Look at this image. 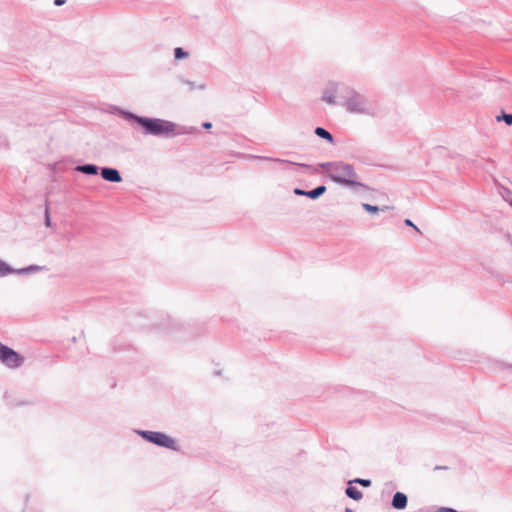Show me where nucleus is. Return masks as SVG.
I'll list each match as a JSON object with an SVG mask.
<instances>
[{
	"label": "nucleus",
	"instance_id": "f257e3e1",
	"mask_svg": "<svg viewBox=\"0 0 512 512\" xmlns=\"http://www.w3.org/2000/svg\"><path fill=\"white\" fill-rule=\"evenodd\" d=\"M327 177L335 184L353 192H367L369 187L360 181L352 164L344 161L319 163Z\"/></svg>",
	"mask_w": 512,
	"mask_h": 512
},
{
	"label": "nucleus",
	"instance_id": "f03ea898",
	"mask_svg": "<svg viewBox=\"0 0 512 512\" xmlns=\"http://www.w3.org/2000/svg\"><path fill=\"white\" fill-rule=\"evenodd\" d=\"M113 110L117 115L125 120L131 123H136L142 128L143 134L145 135H152L156 137H171L176 135V124L172 121L161 118L140 116L117 106H115Z\"/></svg>",
	"mask_w": 512,
	"mask_h": 512
},
{
	"label": "nucleus",
	"instance_id": "7ed1b4c3",
	"mask_svg": "<svg viewBox=\"0 0 512 512\" xmlns=\"http://www.w3.org/2000/svg\"><path fill=\"white\" fill-rule=\"evenodd\" d=\"M345 95H341L343 100L340 104L346 111L352 114H362L371 117H377L381 114V107L375 100L367 98L350 87H342Z\"/></svg>",
	"mask_w": 512,
	"mask_h": 512
},
{
	"label": "nucleus",
	"instance_id": "20e7f679",
	"mask_svg": "<svg viewBox=\"0 0 512 512\" xmlns=\"http://www.w3.org/2000/svg\"><path fill=\"white\" fill-rule=\"evenodd\" d=\"M143 440L152 443L158 447L167 448L173 451H178L179 446L177 442L164 432L149 431V430H135Z\"/></svg>",
	"mask_w": 512,
	"mask_h": 512
},
{
	"label": "nucleus",
	"instance_id": "39448f33",
	"mask_svg": "<svg viewBox=\"0 0 512 512\" xmlns=\"http://www.w3.org/2000/svg\"><path fill=\"white\" fill-rule=\"evenodd\" d=\"M0 361L10 369L19 368L24 358L17 351L0 342Z\"/></svg>",
	"mask_w": 512,
	"mask_h": 512
},
{
	"label": "nucleus",
	"instance_id": "423d86ee",
	"mask_svg": "<svg viewBox=\"0 0 512 512\" xmlns=\"http://www.w3.org/2000/svg\"><path fill=\"white\" fill-rule=\"evenodd\" d=\"M342 87H346L344 84L335 82H329L325 90L323 91L322 100L330 105H336V97L341 99V95H345Z\"/></svg>",
	"mask_w": 512,
	"mask_h": 512
},
{
	"label": "nucleus",
	"instance_id": "0eeeda50",
	"mask_svg": "<svg viewBox=\"0 0 512 512\" xmlns=\"http://www.w3.org/2000/svg\"><path fill=\"white\" fill-rule=\"evenodd\" d=\"M250 158L258 159V160H268V161L282 163V164H288V165H296V166H300L302 168L309 170V172L312 174L318 173L317 167H314L312 165L305 164V163H296V162H292V161L285 160V159L271 158V157H267V156H257V155H251Z\"/></svg>",
	"mask_w": 512,
	"mask_h": 512
},
{
	"label": "nucleus",
	"instance_id": "6e6552de",
	"mask_svg": "<svg viewBox=\"0 0 512 512\" xmlns=\"http://www.w3.org/2000/svg\"><path fill=\"white\" fill-rule=\"evenodd\" d=\"M327 188L325 185H319L312 190H303L301 188H294L293 193L297 196H305L310 199H318L326 192Z\"/></svg>",
	"mask_w": 512,
	"mask_h": 512
},
{
	"label": "nucleus",
	"instance_id": "1a4fd4ad",
	"mask_svg": "<svg viewBox=\"0 0 512 512\" xmlns=\"http://www.w3.org/2000/svg\"><path fill=\"white\" fill-rule=\"evenodd\" d=\"M101 177L111 183H120L123 180L119 170L112 167L101 168Z\"/></svg>",
	"mask_w": 512,
	"mask_h": 512
},
{
	"label": "nucleus",
	"instance_id": "9d476101",
	"mask_svg": "<svg viewBox=\"0 0 512 512\" xmlns=\"http://www.w3.org/2000/svg\"><path fill=\"white\" fill-rule=\"evenodd\" d=\"M408 497L403 492H396L393 495L391 506L396 510H403L407 507Z\"/></svg>",
	"mask_w": 512,
	"mask_h": 512
},
{
	"label": "nucleus",
	"instance_id": "9b49d317",
	"mask_svg": "<svg viewBox=\"0 0 512 512\" xmlns=\"http://www.w3.org/2000/svg\"><path fill=\"white\" fill-rule=\"evenodd\" d=\"M75 170L77 172H80V173H83L85 175H97L98 174V166L95 165V164H90V163H87V164H81V165H77L75 167Z\"/></svg>",
	"mask_w": 512,
	"mask_h": 512
},
{
	"label": "nucleus",
	"instance_id": "f8f14e48",
	"mask_svg": "<svg viewBox=\"0 0 512 512\" xmlns=\"http://www.w3.org/2000/svg\"><path fill=\"white\" fill-rule=\"evenodd\" d=\"M44 269H45L44 266H39V265L33 264V265H29V266L24 267V268L14 269V273L13 274L28 275V274L40 272V271H42Z\"/></svg>",
	"mask_w": 512,
	"mask_h": 512
},
{
	"label": "nucleus",
	"instance_id": "ddd939ff",
	"mask_svg": "<svg viewBox=\"0 0 512 512\" xmlns=\"http://www.w3.org/2000/svg\"><path fill=\"white\" fill-rule=\"evenodd\" d=\"M345 493H346L347 497H349L355 501H359L363 498V493L358 488H356L355 486L350 484V481L348 482Z\"/></svg>",
	"mask_w": 512,
	"mask_h": 512
},
{
	"label": "nucleus",
	"instance_id": "4468645a",
	"mask_svg": "<svg viewBox=\"0 0 512 512\" xmlns=\"http://www.w3.org/2000/svg\"><path fill=\"white\" fill-rule=\"evenodd\" d=\"M178 81L181 84H183V85H187L188 86V91H194L196 89H198V90H205L206 89V84L205 83L196 84L195 82L187 80V79H185L182 76L178 77Z\"/></svg>",
	"mask_w": 512,
	"mask_h": 512
},
{
	"label": "nucleus",
	"instance_id": "2eb2a0df",
	"mask_svg": "<svg viewBox=\"0 0 512 512\" xmlns=\"http://www.w3.org/2000/svg\"><path fill=\"white\" fill-rule=\"evenodd\" d=\"M314 133L319 137V138H322L326 141H328L329 143L333 144L334 143V137L333 135L325 128L323 127H316L315 128V131Z\"/></svg>",
	"mask_w": 512,
	"mask_h": 512
},
{
	"label": "nucleus",
	"instance_id": "dca6fc26",
	"mask_svg": "<svg viewBox=\"0 0 512 512\" xmlns=\"http://www.w3.org/2000/svg\"><path fill=\"white\" fill-rule=\"evenodd\" d=\"M14 273V268L0 259V277L7 276Z\"/></svg>",
	"mask_w": 512,
	"mask_h": 512
},
{
	"label": "nucleus",
	"instance_id": "f3484780",
	"mask_svg": "<svg viewBox=\"0 0 512 512\" xmlns=\"http://www.w3.org/2000/svg\"><path fill=\"white\" fill-rule=\"evenodd\" d=\"M497 122H504L508 126H512V113L508 114L505 112H502L500 115L496 116Z\"/></svg>",
	"mask_w": 512,
	"mask_h": 512
},
{
	"label": "nucleus",
	"instance_id": "a211bd4d",
	"mask_svg": "<svg viewBox=\"0 0 512 512\" xmlns=\"http://www.w3.org/2000/svg\"><path fill=\"white\" fill-rule=\"evenodd\" d=\"M189 56L188 52L185 51L183 48L181 47H176L174 49V58L175 60H182V59H185Z\"/></svg>",
	"mask_w": 512,
	"mask_h": 512
},
{
	"label": "nucleus",
	"instance_id": "6ab92c4d",
	"mask_svg": "<svg viewBox=\"0 0 512 512\" xmlns=\"http://www.w3.org/2000/svg\"><path fill=\"white\" fill-rule=\"evenodd\" d=\"M44 224L46 227H51V225H52L51 218H50V207H49L48 201H46V204H45Z\"/></svg>",
	"mask_w": 512,
	"mask_h": 512
},
{
	"label": "nucleus",
	"instance_id": "aec40b11",
	"mask_svg": "<svg viewBox=\"0 0 512 512\" xmlns=\"http://www.w3.org/2000/svg\"><path fill=\"white\" fill-rule=\"evenodd\" d=\"M362 208L368 212V213H371V214H376L380 211V207L377 206V205H372V204H369V203H362Z\"/></svg>",
	"mask_w": 512,
	"mask_h": 512
},
{
	"label": "nucleus",
	"instance_id": "412c9836",
	"mask_svg": "<svg viewBox=\"0 0 512 512\" xmlns=\"http://www.w3.org/2000/svg\"><path fill=\"white\" fill-rule=\"evenodd\" d=\"M357 483L361 485L362 487H370L372 482L370 479H364V478H355L353 480H350V484Z\"/></svg>",
	"mask_w": 512,
	"mask_h": 512
},
{
	"label": "nucleus",
	"instance_id": "4be33fe9",
	"mask_svg": "<svg viewBox=\"0 0 512 512\" xmlns=\"http://www.w3.org/2000/svg\"><path fill=\"white\" fill-rule=\"evenodd\" d=\"M404 223L406 226L413 227L417 232L420 233L419 228L410 219H405Z\"/></svg>",
	"mask_w": 512,
	"mask_h": 512
},
{
	"label": "nucleus",
	"instance_id": "5701e85b",
	"mask_svg": "<svg viewBox=\"0 0 512 512\" xmlns=\"http://www.w3.org/2000/svg\"><path fill=\"white\" fill-rule=\"evenodd\" d=\"M66 3V0H54V5L59 7Z\"/></svg>",
	"mask_w": 512,
	"mask_h": 512
},
{
	"label": "nucleus",
	"instance_id": "b1692460",
	"mask_svg": "<svg viewBox=\"0 0 512 512\" xmlns=\"http://www.w3.org/2000/svg\"><path fill=\"white\" fill-rule=\"evenodd\" d=\"M202 127H203L204 129H207V130H208V129H210V128L212 127V123H211V122H203V123H202Z\"/></svg>",
	"mask_w": 512,
	"mask_h": 512
},
{
	"label": "nucleus",
	"instance_id": "393cba45",
	"mask_svg": "<svg viewBox=\"0 0 512 512\" xmlns=\"http://www.w3.org/2000/svg\"><path fill=\"white\" fill-rule=\"evenodd\" d=\"M390 209H392V207H390V206L380 207V211H387V210H390Z\"/></svg>",
	"mask_w": 512,
	"mask_h": 512
},
{
	"label": "nucleus",
	"instance_id": "a878e982",
	"mask_svg": "<svg viewBox=\"0 0 512 512\" xmlns=\"http://www.w3.org/2000/svg\"><path fill=\"white\" fill-rule=\"evenodd\" d=\"M442 469H446V467H441V466H436L435 467V470H442Z\"/></svg>",
	"mask_w": 512,
	"mask_h": 512
},
{
	"label": "nucleus",
	"instance_id": "bb28decb",
	"mask_svg": "<svg viewBox=\"0 0 512 512\" xmlns=\"http://www.w3.org/2000/svg\"><path fill=\"white\" fill-rule=\"evenodd\" d=\"M345 512H353V511H352V509H350V508H346V509H345Z\"/></svg>",
	"mask_w": 512,
	"mask_h": 512
},
{
	"label": "nucleus",
	"instance_id": "cd10ccee",
	"mask_svg": "<svg viewBox=\"0 0 512 512\" xmlns=\"http://www.w3.org/2000/svg\"><path fill=\"white\" fill-rule=\"evenodd\" d=\"M18 404L19 405H24V404H26V402H19Z\"/></svg>",
	"mask_w": 512,
	"mask_h": 512
},
{
	"label": "nucleus",
	"instance_id": "c85d7f7f",
	"mask_svg": "<svg viewBox=\"0 0 512 512\" xmlns=\"http://www.w3.org/2000/svg\"><path fill=\"white\" fill-rule=\"evenodd\" d=\"M511 206H512V201H511Z\"/></svg>",
	"mask_w": 512,
	"mask_h": 512
}]
</instances>
